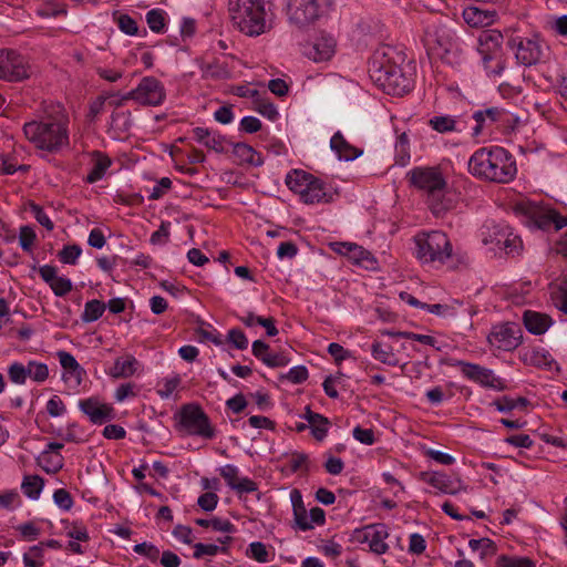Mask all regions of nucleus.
Returning <instances> with one entry per match:
<instances>
[{"label":"nucleus","instance_id":"obj_17","mask_svg":"<svg viewBox=\"0 0 567 567\" xmlns=\"http://www.w3.org/2000/svg\"><path fill=\"white\" fill-rule=\"evenodd\" d=\"M79 409L93 424H104L115 419V410L111 404L103 403L96 396L79 401Z\"/></svg>","mask_w":567,"mask_h":567},{"label":"nucleus","instance_id":"obj_33","mask_svg":"<svg viewBox=\"0 0 567 567\" xmlns=\"http://www.w3.org/2000/svg\"><path fill=\"white\" fill-rule=\"evenodd\" d=\"M372 357L381 363L395 367L399 364V359L393 352V348L390 344L374 341L371 346Z\"/></svg>","mask_w":567,"mask_h":567},{"label":"nucleus","instance_id":"obj_31","mask_svg":"<svg viewBox=\"0 0 567 567\" xmlns=\"http://www.w3.org/2000/svg\"><path fill=\"white\" fill-rule=\"evenodd\" d=\"M229 145H231V143ZM233 153L239 158L240 163H246L254 166H261L264 164L261 154L256 152L250 145L246 143L233 144Z\"/></svg>","mask_w":567,"mask_h":567},{"label":"nucleus","instance_id":"obj_10","mask_svg":"<svg viewBox=\"0 0 567 567\" xmlns=\"http://www.w3.org/2000/svg\"><path fill=\"white\" fill-rule=\"evenodd\" d=\"M507 45L511 50L515 51L517 63L524 66L544 63L548 59L549 48L538 35L533 38H512L508 40Z\"/></svg>","mask_w":567,"mask_h":567},{"label":"nucleus","instance_id":"obj_15","mask_svg":"<svg viewBox=\"0 0 567 567\" xmlns=\"http://www.w3.org/2000/svg\"><path fill=\"white\" fill-rule=\"evenodd\" d=\"M353 537L359 543H368L370 550L377 555H383L389 550V545L385 543L389 529L384 524H371L355 529Z\"/></svg>","mask_w":567,"mask_h":567},{"label":"nucleus","instance_id":"obj_24","mask_svg":"<svg viewBox=\"0 0 567 567\" xmlns=\"http://www.w3.org/2000/svg\"><path fill=\"white\" fill-rule=\"evenodd\" d=\"M462 17L472 28H485L496 21L497 12L495 10H484L478 7L470 6L463 10Z\"/></svg>","mask_w":567,"mask_h":567},{"label":"nucleus","instance_id":"obj_58","mask_svg":"<svg viewBox=\"0 0 567 567\" xmlns=\"http://www.w3.org/2000/svg\"><path fill=\"white\" fill-rule=\"evenodd\" d=\"M54 503L63 511H70L74 504L69 491L59 488L53 493Z\"/></svg>","mask_w":567,"mask_h":567},{"label":"nucleus","instance_id":"obj_52","mask_svg":"<svg viewBox=\"0 0 567 567\" xmlns=\"http://www.w3.org/2000/svg\"><path fill=\"white\" fill-rule=\"evenodd\" d=\"M8 375L11 382L17 384H24L29 377L28 365L24 367L20 362L12 363L8 369Z\"/></svg>","mask_w":567,"mask_h":567},{"label":"nucleus","instance_id":"obj_46","mask_svg":"<svg viewBox=\"0 0 567 567\" xmlns=\"http://www.w3.org/2000/svg\"><path fill=\"white\" fill-rule=\"evenodd\" d=\"M146 22L153 32L163 33L165 29L164 11L161 9L150 10L146 13Z\"/></svg>","mask_w":567,"mask_h":567},{"label":"nucleus","instance_id":"obj_45","mask_svg":"<svg viewBox=\"0 0 567 567\" xmlns=\"http://www.w3.org/2000/svg\"><path fill=\"white\" fill-rule=\"evenodd\" d=\"M44 550L42 545L38 544L31 546L28 553L23 554L24 567H41L43 565Z\"/></svg>","mask_w":567,"mask_h":567},{"label":"nucleus","instance_id":"obj_27","mask_svg":"<svg viewBox=\"0 0 567 567\" xmlns=\"http://www.w3.org/2000/svg\"><path fill=\"white\" fill-rule=\"evenodd\" d=\"M91 159L92 168L84 178V182L87 184H94L101 181L112 165V159L105 153L100 151H93L91 153Z\"/></svg>","mask_w":567,"mask_h":567},{"label":"nucleus","instance_id":"obj_9","mask_svg":"<svg viewBox=\"0 0 567 567\" xmlns=\"http://www.w3.org/2000/svg\"><path fill=\"white\" fill-rule=\"evenodd\" d=\"M516 214L525 216L528 224L542 230H560L567 226V216H563L555 208H543L532 202H518L514 206Z\"/></svg>","mask_w":567,"mask_h":567},{"label":"nucleus","instance_id":"obj_56","mask_svg":"<svg viewBox=\"0 0 567 567\" xmlns=\"http://www.w3.org/2000/svg\"><path fill=\"white\" fill-rule=\"evenodd\" d=\"M117 25L127 35H136L138 33L137 22L128 14H121L117 18Z\"/></svg>","mask_w":567,"mask_h":567},{"label":"nucleus","instance_id":"obj_4","mask_svg":"<svg viewBox=\"0 0 567 567\" xmlns=\"http://www.w3.org/2000/svg\"><path fill=\"white\" fill-rule=\"evenodd\" d=\"M275 0H228V12L235 28L248 37H258L269 29Z\"/></svg>","mask_w":567,"mask_h":567},{"label":"nucleus","instance_id":"obj_35","mask_svg":"<svg viewBox=\"0 0 567 567\" xmlns=\"http://www.w3.org/2000/svg\"><path fill=\"white\" fill-rule=\"evenodd\" d=\"M43 486L44 480L39 475H27L21 484L23 494L31 499L39 498Z\"/></svg>","mask_w":567,"mask_h":567},{"label":"nucleus","instance_id":"obj_13","mask_svg":"<svg viewBox=\"0 0 567 567\" xmlns=\"http://www.w3.org/2000/svg\"><path fill=\"white\" fill-rule=\"evenodd\" d=\"M406 176L412 186L433 197L446 187V181L439 167H414Z\"/></svg>","mask_w":567,"mask_h":567},{"label":"nucleus","instance_id":"obj_43","mask_svg":"<svg viewBox=\"0 0 567 567\" xmlns=\"http://www.w3.org/2000/svg\"><path fill=\"white\" fill-rule=\"evenodd\" d=\"M495 567H536V565L528 557L502 555L497 558Z\"/></svg>","mask_w":567,"mask_h":567},{"label":"nucleus","instance_id":"obj_1","mask_svg":"<svg viewBox=\"0 0 567 567\" xmlns=\"http://www.w3.org/2000/svg\"><path fill=\"white\" fill-rule=\"evenodd\" d=\"M405 54L384 45L374 51L369 62L371 79L390 95H403L413 87V73Z\"/></svg>","mask_w":567,"mask_h":567},{"label":"nucleus","instance_id":"obj_63","mask_svg":"<svg viewBox=\"0 0 567 567\" xmlns=\"http://www.w3.org/2000/svg\"><path fill=\"white\" fill-rule=\"evenodd\" d=\"M219 474L231 489L240 478L238 476V468L233 464L220 467Z\"/></svg>","mask_w":567,"mask_h":567},{"label":"nucleus","instance_id":"obj_61","mask_svg":"<svg viewBox=\"0 0 567 567\" xmlns=\"http://www.w3.org/2000/svg\"><path fill=\"white\" fill-rule=\"evenodd\" d=\"M49 286L58 297H63L72 290L71 280L59 276Z\"/></svg>","mask_w":567,"mask_h":567},{"label":"nucleus","instance_id":"obj_40","mask_svg":"<svg viewBox=\"0 0 567 567\" xmlns=\"http://www.w3.org/2000/svg\"><path fill=\"white\" fill-rule=\"evenodd\" d=\"M349 249H352L351 259L361 266H364L365 268H373L377 264L375 258L373 255L364 249L362 246H349Z\"/></svg>","mask_w":567,"mask_h":567},{"label":"nucleus","instance_id":"obj_30","mask_svg":"<svg viewBox=\"0 0 567 567\" xmlns=\"http://www.w3.org/2000/svg\"><path fill=\"white\" fill-rule=\"evenodd\" d=\"M137 365L138 361L132 354L120 357L114 361L111 375L116 379L130 378L135 374Z\"/></svg>","mask_w":567,"mask_h":567},{"label":"nucleus","instance_id":"obj_5","mask_svg":"<svg viewBox=\"0 0 567 567\" xmlns=\"http://www.w3.org/2000/svg\"><path fill=\"white\" fill-rule=\"evenodd\" d=\"M333 0H286L285 14L290 25L307 30L327 18Z\"/></svg>","mask_w":567,"mask_h":567},{"label":"nucleus","instance_id":"obj_60","mask_svg":"<svg viewBox=\"0 0 567 567\" xmlns=\"http://www.w3.org/2000/svg\"><path fill=\"white\" fill-rule=\"evenodd\" d=\"M227 340L238 350H245L248 347V339L246 334L238 328H234L228 331Z\"/></svg>","mask_w":567,"mask_h":567},{"label":"nucleus","instance_id":"obj_18","mask_svg":"<svg viewBox=\"0 0 567 567\" xmlns=\"http://www.w3.org/2000/svg\"><path fill=\"white\" fill-rule=\"evenodd\" d=\"M473 118L476 122V125L473 127V135L477 136L485 127L507 123L509 121V113L502 107L492 106L474 112Z\"/></svg>","mask_w":567,"mask_h":567},{"label":"nucleus","instance_id":"obj_32","mask_svg":"<svg viewBox=\"0 0 567 567\" xmlns=\"http://www.w3.org/2000/svg\"><path fill=\"white\" fill-rule=\"evenodd\" d=\"M38 465L48 474H56L64 464V458L60 453H51L50 450H44L37 457Z\"/></svg>","mask_w":567,"mask_h":567},{"label":"nucleus","instance_id":"obj_16","mask_svg":"<svg viewBox=\"0 0 567 567\" xmlns=\"http://www.w3.org/2000/svg\"><path fill=\"white\" fill-rule=\"evenodd\" d=\"M522 330L515 323L495 326L488 334V342L498 350L512 351L520 344Z\"/></svg>","mask_w":567,"mask_h":567},{"label":"nucleus","instance_id":"obj_8","mask_svg":"<svg viewBox=\"0 0 567 567\" xmlns=\"http://www.w3.org/2000/svg\"><path fill=\"white\" fill-rule=\"evenodd\" d=\"M483 245L489 246L495 254L504 251L505 255L519 254L523 243L511 227L501 224L484 225L481 229Z\"/></svg>","mask_w":567,"mask_h":567},{"label":"nucleus","instance_id":"obj_6","mask_svg":"<svg viewBox=\"0 0 567 567\" xmlns=\"http://www.w3.org/2000/svg\"><path fill=\"white\" fill-rule=\"evenodd\" d=\"M414 241L415 256L422 264L444 265L452 256V244L441 230L419 233Z\"/></svg>","mask_w":567,"mask_h":567},{"label":"nucleus","instance_id":"obj_26","mask_svg":"<svg viewBox=\"0 0 567 567\" xmlns=\"http://www.w3.org/2000/svg\"><path fill=\"white\" fill-rule=\"evenodd\" d=\"M523 321L526 330L536 336L545 333L553 324L550 316L533 310H526L524 312Z\"/></svg>","mask_w":567,"mask_h":567},{"label":"nucleus","instance_id":"obj_48","mask_svg":"<svg viewBox=\"0 0 567 567\" xmlns=\"http://www.w3.org/2000/svg\"><path fill=\"white\" fill-rule=\"evenodd\" d=\"M28 207H29L30 212L33 214V217L35 218V220L41 226H43L49 231H51L54 228L53 221L45 214V212L43 210L42 206H40L39 204H37V203L32 202V200H29L28 202Z\"/></svg>","mask_w":567,"mask_h":567},{"label":"nucleus","instance_id":"obj_12","mask_svg":"<svg viewBox=\"0 0 567 567\" xmlns=\"http://www.w3.org/2000/svg\"><path fill=\"white\" fill-rule=\"evenodd\" d=\"M128 97L142 106H159L166 99L163 83L155 76H144L138 85L128 91Z\"/></svg>","mask_w":567,"mask_h":567},{"label":"nucleus","instance_id":"obj_41","mask_svg":"<svg viewBox=\"0 0 567 567\" xmlns=\"http://www.w3.org/2000/svg\"><path fill=\"white\" fill-rule=\"evenodd\" d=\"M468 546L472 550H482L481 559H485L487 556H493L497 551V546L494 540L483 537L480 539H471Z\"/></svg>","mask_w":567,"mask_h":567},{"label":"nucleus","instance_id":"obj_28","mask_svg":"<svg viewBox=\"0 0 567 567\" xmlns=\"http://www.w3.org/2000/svg\"><path fill=\"white\" fill-rule=\"evenodd\" d=\"M330 147L340 159L353 161L362 155V151L351 145L340 132H337L330 141Z\"/></svg>","mask_w":567,"mask_h":567},{"label":"nucleus","instance_id":"obj_25","mask_svg":"<svg viewBox=\"0 0 567 567\" xmlns=\"http://www.w3.org/2000/svg\"><path fill=\"white\" fill-rule=\"evenodd\" d=\"M290 501L293 512V527L302 532L312 529L313 526L308 519L307 509L303 504L301 492L297 488H293L290 492Z\"/></svg>","mask_w":567,"mask_h":567},{"label":"nucleus","instance_id":"obj_21","mask_svg":"<svg viewBox=\"0 0 567 567\" xmlns=\"http://www.w3.org/2000/svg\"><path fill=\"white\" fill-rule=\"evenodd\" d=\"M61 367L64 369L63 380L79 386L82 383L85 370L79 364L76 359L70 352L60 350L56 352Z\"/></svg>","mask_w":567,"mask_h":567},{"label":"nucleus","instance_id":"obj_19","mask_svg":"<svg viewBox=\"0 0 567 567\" xmlns=\"http://www.w3.org/2000/svg\"><path fill=\"white\" fill-rule=\"evenodd\" d=\"M190 134L194 141L204 145L208 150L215 151L216 153L227 152V146L230 144L225 136L206 127H194L190 131Z\"/></svg>","mask_w":567,"mask_h":567},{"label":"nucleus","instance_id":"obj_57","mask_svg":"<svg viewBox=\"0 0 567 567\" xmlns=\"http://www.w3.org/2000/svg\"><path fill=\"white\" fill-rule=\"evenodd\" d=\"M289 467L291 472L296 473L300 470L309 471V456L302 452L292 453L289 460Z\"/></svg>","mask_w":567,"mask_h":567},{"label":"nucleus","instance_id":"obj_44","mask_svg":"<svg viewBox=\"0 0 567 567\" xmlns=\"http://www.w3.org/2000/svg\"><path fill=\"white\" fill-rule=\"evenodd\" d=\"M114 94L111 93H103L100 94L97 97H95L93 101L90 102L89 105V112H87V120L90 122H94L96 117L104 112L105 104L110 97H113Z\"/></svg>","mask_w":567,"mask_h":567},{"label":"nucleus","instance_id":"obj_38","mask_svg":"<svg viewBox=\"0 0 567 567\" xmlns=\"http://www.w3.org/2000/svg\"><path fill=\"white\" fill-rule=\"evenodd\" d=\"M105 308L106 305L97 299L87 301L81 315L82 321L89 323L99 320L103 316Z\"/></svg>","mask_w":567,"mask_h":567},{"label":"nucleus","instance_id":"obj_47","mask_svg":"<svg viewBox=\"0 0 567 567\" xmlns=\"http://www.w3.org/2000/svg\"><path fill=\"white\" fill-rule=\"evenodd\" d=\"M82 252V249L79 245H65L58 254V258L62 264L65 265H75L78 259Z\"/></svg>","mask_w":567,"mask_h":567},{"label":"nucleus","instance_id":"obj_55","mask_svg":"<svg viewBox=\"0 0 567 567\" xmlns=\"http://www.w3.org/2000/svg\"><path fill=\"white\" fill-rule=\"evenodd\" d=\"M458 38L450 30H443L442 34L437 37V43L443 48L444 52H451L458 48Z\"/></svg>","mask_w":567,"mask_h":567},{"label":"nucleus","instance_id":"obj_22","mask_svg":"<svg viewBox=\"0 0 567 567\" xmlns=\"http://www.w3.org/2000/svg\"><path fill=\"white\" fill-rule=\"evenodd\" d=\"M421 480L431 486L440 489L444 494H451L455 495L462 489H465L463 487L462 482L460 480L453 481L449 475L440 472H422L421 473Z\"/></svg>","mask_w":567,"mask_h":567},{"label":"nucleus","instance_id":"obj_50","mask_svg":"<svg viewBox=\"0 0 567 567\" xmlns=\"http://www.w3.org/2000/svg\"><path fill=\"white\" fill-rule=\"evenodd\" d=\"M551 299L557 309L567 313V277L557 286L556 290L551 292Z\"/></svg>","mask_w":567,"mask_h":567},{"label":"nucleus","instance_id":"obj_36","mask_svg":"<svg viewBox=\"0 0 567 567\" xmlns=\"http://www.w3.org/2000/svg\"><path fill=\"white\" fill-rule=\"evenodd\" d=\"M133 125L130 111H114L111 114L110 127L117 133H126Z\"/></svg>","mask_w":567,"mask_h":567},{"label":"nucleus","instance_id":"obj_7","mask_svg":"<svg viewBox=\"0 0 567 567\" xmlns=\"http://www.w3.org/2000/svg\"><path fill=\"white\" fill-rule=\"evenodd\" d=\"M177 429L192 436H199L206 440L215 437V429L203 408L196 403L182 405L178 414Z\"/></svg>","mask_w":567,"mask_h":567},{"label":"nucleus","instance_id":"obj_23","mask_svg":"<svg viewBox=\"0 0 567 567\" xmlns=\"http://www.w3.org/2000/svg\"><path fill=\"white\" fill-rule=\"evenodd\" d=\"M503 34L497 30L483 31L478 39L477 50L486 64L493 59V54L501 48Z\"/></svg>","mask_w":567,"mask_h":567},{"label":"nucleus","instance_id":"obj_34","mask_svg":"<svg viewBox=\"0 0 567 567\" xmlns=\"http://www.w3.org/2000/svg\"><path fill=\"white\" fill-rule=\"evenodd\" d=\"M311 176V174L305 171L293 169L287 174L286 185L293 193L301 195L307 185H311V182L309 181Z\"/></svg>","mask_w":567,"mask_h":567},{"label":"nucleus","instance_id":"obj_59","mask_svg":"<svg viewBox=\"0 0 567 567\" xmlns=\"http://www.w3.org/2000/svg\"><path fill=\"white\" fill-rule=\"evenodd\" d=\"M37 235L34 230L30 226H22L20 228V235H19V243L21 248L24 251H30L34 241H35Z\"/></svg>","mask_w":567,"mask_h":567},{"label":"nucleus","instance_id":"obj_3","mask_svg":"<svg viewBox=\"0 0 567 567\" xmlns=\"http://www.w3.org/2000/svg\"><path fill=\"white\" fill-rule=\"evenodd\" d=\"M68 124L63 109L52 105L41 121L25 123L23 133L35 147L53 153L69 145Z\"/></svg>","mask_w":567,"mask_h":567},{"label":"nucleus","instance_id":"obj_39","mask_svg":"<svg viewBox=\"0 0 567 567\" xmlns=\"http://www.w3.org/2000/svg\"><path fill=\"white\" fill-rule=\"evenodd\" d=\"M429 125L439 133L456 131V120L451 115H436L429 120Z\"/></svg>","mask_w":567,"mask_h":567},{"label":"nucleus","instance_id":"obj_20","mask_svg":"<svg viewBox=\"0 0 567 567\" xmlns=\"http://www.w3.org/2000/svg\"><path fill=\"white\" fill-rule=\"evenodd\" d=\"M311 185H307L305 192L300 195V199L305 204H318V203H330L333 200L336 190H331L324 182L315 177L313 175L309 179Z\"/></svg>","mask_w":567,"mask_h":567},{"label":"nucleus","instance_id":"obj_54","mask_svg":"<svg viewBox=\"0 0 567 567\" xmlns=\"http://www.w3.org/2000/svg\"><path fill=\"white\" fill-rule=\"evenodd\" d=\"M136 554L143 555L152 563H156L159 559V549L152 543L143 542L136 544L133 548Z\"/></svg>","mask_w":567,"mask_h":567},{"label":"nucleus","instance_id":"obj_62","mask_svg":"<svg viewBox=\"0 0 567 567\" xmlns=\"http://www.w3.org/2000/svg\"><path fill=\"white\" fill-rule=\"evenodd\" d=\"M172 188V181L168 177H162L153 187L148 195L150 200L162 198Z\"/></svg>","mask_w":567,"mask_h":567},{"label":"nucleus","instance_id":"obj_64","mask_svg":"<svg viewBox=\"0 0 567 567\" xmlns=\"http://www.w3.org/2000/svg\"><path fill=\"white\" fill-rule=\"evenodd\" d=\"M218 495L214 492H207V493H204L202 494L198 499H197V504L198 506L206 511V512H212L216 508L217 504H218Z\"/></svg>","mask_w":567,"mask_h":567},{"label":"nucleus","instance_id":"obj_14","mask_svg":"<svg viewBox=\"0 0 567 567\" xmlns=\"http://www.w3.org/2000/svg\"><path fill=\"white\" fill-rule=\"evenodd\" d=\"M455 365L460 368L464 378L478 383L484 388L497 391H504L507 389L506 382L499 377H496L491 369L462 360L457 361Z\"/></svg>","mask_w":567,"mask_h":567},{"label":"nucleus","instance_id":"obj_42","mask_svg":"<svg viewBox=\"0 0 567 567\" xmlns=\"http://www.w3.org/2000/svg\"><path fill=\"white\" fill-rule=\"evenodd\" d=\"M218 553L227 554L228 548L226 546H218L216 544H204L197 543L194 545V554L193 557L195 559H200L204 556H215Z\"/></svg>","mask_w":567,"mask_h":567},{"label":"nucleus","instance_id":"obj_2","mask_svg":"<svg viewBox=\"0 0 567 567\" xmlns=\"http://www.w3.org/2000/svg\"><path fill=\"white\" fill-rule=\"evenodd\" d=\"M468 172L483 181L507 184L517 174L516 159L504 147H481L471 156Z\"/></svg>","mask_w":567,"mask_h":567},{"label":"nucleus","instance_id":"obj_29","mask_svg":"<svg viewBox=\"0 0 567 567\" xmlns=\"http://www.w3.org/2000/svg\"><path fill=\"white\" fill-rule=\"evenodd\" d=\"M334 48L336 41L332 37L321 35L313 42V53H310V56L317 62L327 61L333 55Z\"/></svg>","mask_w":567,"mask_h":567},{"label":"nucleus","instance_id":"obj_49","mask_svg":"<svg viewBox=\"0 0 567 567\" xmlns=\"http://www.w3.org/2000/svg\"><path fill=\"white\" fill-rule=\"evenodd\" d=\"M246 555L258 563H267L269 560V551L261 542H252L249 544Z\"/></svg>","mask_w":567,"mask_h":567},{"label":"nucleus","instance_id":"obj_11","mask_svg":"<svg viewBox=\"0 0 567 567\" xmlns=\"http://www.w3.org/2000/svg\"><path fill=\"white\" fill-rule=\"evenodd\" d=\"M29 60L12 49L0 50V80L21 82L31 76Z\"/></svg>","mask_w":567,"mask_h":567},{"label":"nucleus","instance_id":"obj_51","mask_svg":"<svg viewBox=\"0 0 567 567\" xmlns=\"http://www.w3.org/2000/svg\"><path fill=\"white\" fill-rule=\"evenodd\" d=\"M29 377L35 382H44L49 377V368L45 363L30 361L28 363Z\"/></svg>","mask_w":567,"mask_h":567},{"label":"nucleus","instance_id":"obj_37","mask_svg":"<svg viewBox=\"0 0 567 567\" xmlns=\"http://www.w3.org/2000/svg\"><path fill=\"white\" fill-rule=\"evenodd\" d=\"M195 523L200 527L212 528L215 532H223V533H229V534L236 532V527L230 520L223 519L219 517H214L212 519L197 518L195 520Z\"/></svg>","mask_w":567,"mask_h":567},{"label":"nucleus","instance_id":"obj_53","mask_svg":"<svg viewBox=\"0 0 567 567\" xmlns=\"http://www.w3.org/2000/svg\"><path fill=\"white\" fill-rule=\"evenodd\" d=\"M255 110L270 121L277 120L279 115L276 106L265 99H257L255 101Z\"/></svg>","mask_w":567,"mask_h":567}]
</instances>
